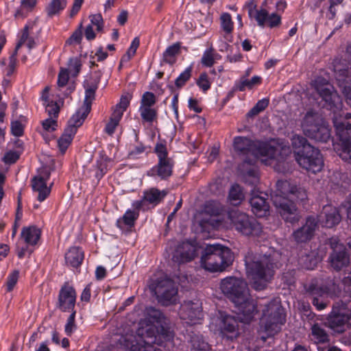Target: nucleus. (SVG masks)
<instances>
[{"label": "nucleus", "instance_id": "obj_12", "mask_svg": "<svg viewBox=\"0 0 351 351\" xmlns=\"http://www.w3.org/2000/svg\"><path fill=\"white\" fill-rule=\"evenodd\" d=\"M228 217L235 229L243 235L258 237L262 232V226L256 219L239 210L229 211Z\"/></svg>", "mask_w": 351, "mask_h": 351}, {"label": "nucleus", "instance_id": "obj_42", "mask_svg": "<svg viewBox=\"0 0 351 351\" xmlns=\"http://www.w3.org/2000/svg\"><path fill=\"white\" fill-rule=\"evenodd\" d=\"M244 193L242 188L237 184L232 185L228 195V201L234 206H237L244 199Z\"/></svg>", "mask_w": 351, "mask_h": 351}, {"label": "nucleus", "instance_id": "obj_19", "mask_svg": "<svg viewBox=\"0 0 351 351\" xmlns=\"http://www.w3.org/2000/svg\"><path fill=\"white\" fill-rule=\"evenodd\" d=\"M332 253L330 256L331 266L336 270H340L349 263V257L343 244L339 243V239L332 237L330 239Z\"/></svg>", "mask_w": 351, "mask_h": 351}, {"label": "nucleus", "instance_id": "obj_52", "mask_svg": "<svg viewBox=\"0 0 351 351\" xmlns=\"http://www.w3.org/2000/svg\"><path fill=\"white\" fill-rule=\"evenodd\" d=\"M139 45V38L138 37L134 38L132 41L126 53L121 58V62H123L129 61L135 55Z\"/></svg>", "mask_w": 351, "mask_h": 351}, {"label": "nucleus", "instance_id": "obj_7", "mask_svg": "<svg viewBox=\"0 0 351 351\" xmlns=\"http://www.w3.org/2000/svg\"><path fill=\"white\" fill-rule=\"evenodd\" d=\"M301 128L308 138L317 142L326 143L331 137L328 124L317 112L308 111L301 121Z\"/></svg>", "mask_w": 351, "mask_h": 351}, {"label": "nucleus", "instance_id": "obj_9", "mask_svg": "<svg viewBox=\"0 0 351 351\" xmlns=\"http://www.w3.org/2000/svg\"><path fill=\"white\" fill-rule=\"evenodd\" d=\"M285 315L280 306L274 302H269L263 310V318L261 330H263L266 335H262L261 338L263 341L267 338L274 336L281 329V326L285 323Z\"/></svg>", "mask_w": 351, "mask_h": 351}, {"label": "nucleus", "instance_id": "obj_30", "mask_svg": "<svg viewBox=\"0 0 351 351\" xmlns=\"http://www.w3.org/2000/svg\"><path fill=\"white\" fill-rule=\"evenodd\" d=\"M139 210L134 208L133 210L128 209L122 217L117 221V226L121 230L125 228H132L134 226L136 220L138 219Z\"/></svg>", "mask_w": 351, "mask_h": 351}, {"label": "nucleus", "instance_id": "obj_8", "mask_svg": "<svg viewBox=\"0 0 351 351\" xmlns=\"http://www.w3.org/2000/svg\"><path fill=\"white\" fill-rule=\"evenodd\" d=\"M270 1L271 0H265L259 6L252 1L247 5L250 18L254 20L257 25L261 28H277L282 23L280 14L270 12V9L267 6Z\"/></svg>", "mask_w": 351, "mask_h": 351}, {"label": "nucleus", "instance_id": "obj_54", "mask_svg": "<svg viewBox=\"0 0 351 351\" xmlns=\"http://www.w3.org/2000/svg\"><path fill=\"white\" fill-rule=\"evenodd\" d=\"M291 143L293 148L298 149L299 150L294 152H304V147L307 145H311L309 143H308L307 140L298 134H295L291 138Z\"/></svg>", "mask_w": 351, "mask_h": 351}, {"label": "nucleus", "instance_id": "obj_26", "mask_svg": "<svg viewBox=\"0 0 351 351\" xmlns=\"http://www.w3.org/2000/svg\"><path fill=\"white\" fill-rule=\"evenodd\" d=\"M173 167L172 160H159L157 165L147 171V175L150 177L158 176L162 180H167L172 175Z\"/></svg>", "mask_w": 351, "mask_h": 351}, {"label": "nucleus", "instance_id": "obj_33", "mask_svg": "<svg viewBox=\"0 0 351 351\" xmlns=\"http://www.w3.org/2000/svg\"><path fill=\"white\" fill-rule=\"evenodd\" d=\"M65 260L68 265L77 267L84 260V252L79 247H71L65 254Z\"/></svg>", "mask_w": 351, "mask_h": 351}, {"label": "nucleus", "instance_id": "obj_13", "mask_svg": "<svg viewBox=\"0 0 351 351\" xmlns=\"http://www.w3.org/2000/svg\"><path fill=\"white\" fill-rule=\"evenodd\" d=\"M327 326L333 332L342 333L351 328V312L346 305L337 303L326 318Z\"/></svg>", "mask_w": 351, "mask_h": 351}, {"label": "nucleus", "instance_id": "obj_47", "mask_svg": "<svg viewBox=\"0 0 351 351\" xmlns=\"http://www.w3.org/2000/svg\"><path fill=\"white\" fill-rule=\"evenodd\" d=\"M131 99L132 95L130 94L122 95L120 98L119 102L116 105L112 113L122 117L124 112L129 106Z\"/></svg>", "mask_w": 351, "mask_h": 351}, {"label": "nucleus", "instance_id": "obj_3", "mask_svg": "<svg viewBox=\"0 0 351 351\" xmlns=\"http://www.w3.org/2000/svg\"><path fill=\"white\" fill-rule=\"evenodd\" d=\"M306 199L305 189L288 180H278L276 194L271 196L273 203L281 217L291 223L299 221L301 218L294 202H304Z\"/></svg>", "mask_w": 351, "mask_h": 351}, {"label": "nucleus", "instance_id": "obj_60", "mask_svg": "<svg viewBox=\"0 0 351 351\" xmlns=\"http://www.w3.org/2000/svg\"><path fill=\"white\" fill-rule=\"evenodd\" d=\"M81 66L82 64L80 58L75 57L69 59V69L73 75H77L79 73Z\"/></svg>", "mask_w": 351, "mask_h": 351}, {"label": "nucleus", "instance_id": "obj_56", "mask_svg": "<svg viewBox=\"0 0 351 351\" xmlns=\"http://www.w3.org/2000/svg\"><path fill=\"white\" fill-rule=\"evenodd\" d=\"M19 278V271L18 270H14L7 277L6 282V291L8 292L12 291L15 285H16Z\"/></svg>", "mask_w": 351, "mask_h": 351}, {"label": "nucleus", "instance_id": "obj_24", "mask_svg": "<svg viewBox=\"0 0 351 351\" xmlns=\"http://www.w3.org/2000/svg\"><path fill=\"white\" fill-rule=\"evenodd\" d=\"M341 217L338 209L330 204L323 207L322 211L317 219L319 223L326 228H332L341 221Z\"/></svg>", "mask_w": 351, "mask_h": 351}, {"label": "nucleus", "instance_id": "obj_45", "mask_svg": "<svg viewBox=\"0 0 351 351\" xmlns=\"http://www.w3.org/2000/svg\"><path fill=\"white\" fill-rule=\"evenodd\" d=\"M319 259L315 256V252H311L310 254H306L304 256H301L299 259V263L306 269H313Z\"/></svg>", "mask_w": 351, "mask_h": 351}, {"label": "nucleus", "instance_id": "obj_62", "mask_svg": "<svg viewBox=\"0 0 351 351\" xmlns=\"http://www.w3.org/2000/svg\"><path fill=\"white\" fill-rule=\"evenodd\" d=\"M11 131L14 136H21L23 134V126L19 121H15L12 123Z\"/></svg>", "mask_w": 351, "mask_h": 351}, {"label": "nucleus", "instance_id": "obj_57", "mask_svg": "<svg viewBox=\"0 0 351 351\" xmlns=\"http://www.w3.org/2000/svg\"><path fill=\"white\" fill-rule=\"evenodd\" d=\"M75 314L76 311L71 312L64 326V331L69 336H71L77 328L75 324Z\"/></svg>", "mask_w": 351, "mask_h": 351}, {"label": "nucleus", "instance_id": "obj_16", "mask_svg": "<svg viewBox=\"0 0 351 351\" xmlns=\"http://www.w3.org/2000/svg\"><path fill=\"white\" fill-rule=\"evenodd\" d=\"M167 189L159 190L152 187L143 191V195L140 200L134 201L132 204L133 208L145 210L158 205L168 194Z\"/></svg>", "mask_w": 351, "mask_h": 351}, {"label": "nucleus", "instance_id": "obj_39", "mask_svg": "<svg viewBox=\"0 0 351 351\" xmlns=\"http://www.w3.org/2000/svg\"><path fill=\"white\" fill-rule=\"evenodd\" d=\"M36 45V43L34 38L29 36L28 26L25 25L16 46L15 53H16L23 47H25L28 50H31L34 48Z\"/></svg>", "mask_w": 351, "mask_h": 351}, {"label": "nucleus", "instance_id": "obj_53", "mask_svg": "<svg viewBox=\"0 0 351 351\" xmlns=\"http://www.w3.org/2000/svg\"><path fill=\"white\" fill-rule=\"evenodd\" d=\"M192 70L193 65L191 64L179 75L175 81V84L177 87H182L186 84L191 76Z\"/></svg>", "mask_w": 351, "mask_h": 351}, {"label": "nucleus", "instance_id": "obj_23", "mask_svg": "<svg viewBox=\"0 0 351 351\" xmlns=\"http://www.w3.org/2000/svg\"><path fill=\"white\" fill-rule=\"evenodd\" d=\"M267 194L255 190L252 192L250 204L252 211L258 217H263L269 214V206L267 202Z\"/></svg>", "mask_w": 351, "mask_h": 351}, {"label": "nucleus", "instance_id": "obj_4", "mask_svg": "<svg viewBox=\"0 0 351 351\" xmlns=\"http://www.w3.org/2000/svg\"><path fill=\"white\" fill-rule=\"evenodd\" d=\"M219 287L238 308L241 321L250 322L257 313V306L250 297L247 283L243 279L228 276L221 280Z\"/></svg>", "mask_w": 351, "mask_h": 351}, {"label": "nucleus", "instance_id": "obj_28", "mask_svg": "<svg viewBox=\"0 0 351 351\" xmlns=\"http://www.w3.org/2000/svg\"><path fill=\"white\" fill-rule=\"evenodd\" d=\"M261 83L262 77L261 76L254 75L250 80L246 78V76H241L239 80L234 82L233 90L243 92L246 88L251 90Z\"/></svg>", "mask_w": 351, "mask_h": 351}, {"label": "nucleus", "instance_id": "obj_21", "mask_svg": "<svg viewBox=\"0 0 351 351\" xmlns=\"http://www.w3.org/2000/svg\"><path fill=\"white\" fill-rule=\"evenodd\" d=\"M76 292L75 289L64 284L60 289L58 295V307L64 312H73L76 302Z\"/></svg>", "mask_w": 351, "mask_h": 351}, {"label": "nucleus", "instance_id": "obj_35", "mask_svg": "<svg viewBox=\"0 0 351 351\" xmlns=\"http://www.w3.org/2000/svg\"><path fill=\"white\" fill-rule=\"evenodd\" d=\"M220 27L223 32V37L227 41H232V33L234 29V23L232 20L231 15L229 13L223 12L221 14Z\"/></svg>", "mask_w": 351, "mask_h": 351}, {"label": "nucleus", "instance_id": "obj_44", "mask_svg": "<svg viewBox=\"0 0 351 351\" xmlns=\"http://www.w3.org/2000/svg\"><path fill=\"white\" fill-rule=\"evenodd\" d=\"M179 51L180 45L178 43L169 46L163 53V61L169 64H174Z\"/></svg>", "mask_w": 351, "mask_h": 351}, {"label": "nucleus", "instance_id": "obj_49", "mask_svg": "<svg viewBox=\"0 0 351 351\" xmlns=\"http://www.w3.org/2000/svg\"><path fill=\"white\" fill-rule=\"evenodd\" d=\"M223 208L221 204L215 200L207 201L204 204V211L211 216L219 215L222 211Z\"/></svg>", "mask_w": 351, "mask_h": 351}, {"label": "nucleus", "instance_id": "obj_10", "mask_svg": "<svg viewBox=\"0 0 351 351\" xmlns=\"http://www.w3.org/2000/svg\"><path fill=\"white\" fill-rule=\"evenodd\" d=\"M210 328L219 333L223 340L232 341L240 335L239 324L237 319L230 315L219 311L216 319L210 324Z\"/></svg>", "mask_w": 351, "mask_h": 351}, {"label": "nucleus", "instance_id": "obj_50", "mask_svg": "<svg viewBox=\"0 0 351 351\" xmlns=\"http://www.w3.org/2000/svg\"><path fill=\"white\" fill-rule=\"evenodd\" d=\"M196 84L204 93H206L211 87L212 80L206 73H202L196 81Z\"/></svg>", "mask_w": 351, "mask_h": 351}, {"label": "nucleus", "instance_id": "obj_48", "mask_svg": "<svg viewBox=\"0 0 351 351\" xmlns=\"http://www.w3.org/2000/svg\"><path fill=\"white\" fill-rule=\"evenodd\" d=\"M85 88V98L83 105H88L90 106L92 101L95 99V91L97 86L95 83H90L88 80H86L84 84Z\"/></svg>", "mask_w": 351, "mask_h": 351}, {"label": "nucleus", "instance_id": "obj_46", "mask_svg": "<svg viewBox=\"0 0 351 351\" xmlns=\"http://www.w3.org/2000/svg\"><path fill=\"white\" fill-rule=\"evenodd\" d=\"M219 55L216 53L213 47L206 49L202 55L201 63L206 67H211L215 62V60L219 58Z\"/></svg>", "mask_w": 351, "mask_h": 351}, {"label": "nucleus", "instance_id": "obj_41", "mask_svg": "<svg viewBox=\"0 0 351 351\" xmlns=\"http://www.w3.org/2000/svg\"><path fill=\"white\" fill-rule=\"evenodd\" d=\"M37 0H21L20 7L14 14L16 19H24L35 8Z\"/></svg>", "mask_w": 351, "mask_h": 351}, {"label": "nucleus", "instance_id": "obj_58", "mask_svg": "<svg viewBox=\"0 0 351 351\" xmlns=\"http://www.w3.org/2000/svg\"><path fill=\"white\" fill-rule=\"evenodd\" d=\"M43 129L46 132H51L58 127L57 119L49 117L41 122Z\"/></svg>", "mask_w": 351, "mask_h": 351}, {"label": "nucleus", "instance_id": "obj_40", "mask_svg": "<svg viewBox=\"0 0 351 351\" xmlns=\"http://www.w3.org/2000/svg\"><path fill=\"white\" fill-rule=\"evenodd\" d=\"M68 0H51L45 8V12L49 17L58 15L65 9Z\"/></svg>", "mask_w": 351, "mask_h": 351}, {"label": "nucleus", "instance_id": "obj_11", "mask_svg": "<svg viewBox=\"0 0 351 351\" xmlns=\"http://www.w3.org/2000/svg\"><path fill=\"white\" fill-rule=\"evenodd\" d=\"M294 157L300 167L308 172H320L324 166V161L319 149L312 145L304 147V152H294Z\"/></svg>", "mask_w": 351, "mask_h": 351}, {"label": "nucleus", "instance_id": "obj_17", "mask_svg": "<svg viewBox=\"0 0 351 351\" xmlns=\"http://www.w3.org/2000/svg\"><path fill=\"white\" fill-rule=\"evenodd\" d=\"M179 316L187 324L193 325L199 323V321L203 319L201 303L198 300L184 302L180 306Z\"/></svg>", "mask_w": 351, "mask_h": 351}, {"label": "nucleus", "instance_id": "obj_34", "mask_svg": "<svg viewBox=\"0 0 351 351\" xmlns=\"http://www.w3.org/2000/svg\"><path fill=\"white\" fill-rule=\"evenodd\" d=\"M314 280H319L318 289L326 297L331 298L337 297L341 291L339 286L332 280L328 279L324 283L322 279L315 278Z\"/></svg>", "mask_w": 351, "mask_h": 351}, {"label": "nucleus", "instance_id": "obj_5", "mask_svg": "<svg viewBox=\"0 0 351 351\" xmlns=\"http://www.w3.org/2000/svg\"><path fill=\"white\" fill-rule=\"evenodd\" d=\"M245 265L252 287L257 291L264 289L274 275L276 265L271 256L248 252L245 256Z\"/></svg>", "mask_w": 351, "mask_h": 351}, {"label": "nucleus", "instance_id": "obj_6", "mask_svg": "<svg viewBox=\"0 0 351 351\" xmlns=\"http://www.w3.org/2000/svg\"><path fill=\"white\" fill-rule=\"evenodd\" d=\"M234 256L230 249L220 244L207 245L200 259V265L210 272L224 271L232 265Z\"/></svg>", "mask_w": 351, "mask_h": 351}, {"label": "nucleus", "instance_id": "obj_63", "mask_svg": "<svg viewBox=\"0 0 351 351\" xmlns=\"http://www.w3.org/2000/svg\"><path fill=\"white\" fill-rule=\"evenodd\" d=\"M82 36V33L81 28L80 27L73 33L70 38L66 40V43L68 45H72L73 43L78 44L81 42Z\"/></svg>", "mask_w": 351, "mask_h": 351}, {"label": "nucleus", "instance_id": "obj_2", "mask_svg": "<svg viewBox=\"0 0 351 351\" xmlns=\"http://www.w3.org/2000/svg\"><path fill=\"white\" fill-rule=\"evenodd\" d=\"M233 147L239 154H250L265 165L282 162L291 154L288 143L279 138L252 141L247 137L236 136Z\"/></svg>", "mask_w": 351, "mask_h": 351}, {"label": "nucleus", "instance_id": "obj_64", "mask_svg": "<svg viewBox=\"0 0 351 351\" xmlns=\"http://www.w3.org/2000/svg\"><path fill=\"white\" fill-rule=\"evenodd\" d=\"M341 206L346 210L348 221L349 224L351 226V194L342 204Z\"/></svg>", "mask_w": 351, "mask_h": 351}, {"label": "nucleus", "instance_id": "obj_15", "mask_svg": "<svg viewBox=\"0 0 351 351\" xmlns=\"http://www.w3.org/2000/svg\"><path fill=\"white\" fill-rule=\"evenodd\" d=\"M156 102V98L153 93L147 91L143 94L138 112L143 124L153 125L157 121L158 111L154 108Z\"/></svg>", "mask_w": 351, "mask_h": 351}, {"label": "nucleus", "instance_id": "obj_61", "mask_svg": "<svg viewBox=\"0 0 351 351\" xmlns=\"http://www.w3.org/2000/svg\"><path fill=\"white\" fill-rule=\"evenodd\" d=\"M90 24L96 27V29L99 32L101 30L103 27V19L100 14H96L90 16Z\"/></svg>", "mask_w": 351, "mask_h": 351}, {"label": "nucleus", "instance_id": "obj_43", "mask_svg": "<svg viewBox=\"0 0 351 351\" xmlns=\"http://www.w3.org/2000/svg\"><path fill=\"white\" fill-rule=\"evenodd\" d=\"M110 162V158L104 156H101L99 159L97 160V171L95 173V177L98 180L101 179L103 176L107 173L108 166Z\"/></svg>", "mask_w": 351, "mask_h": 351}, {"label": "nucleus", "instance_id": "obj_59", "mask_svg": "<svg viewBox=\"0 0 351 351\" xmlns=\"http://www.w3.org/2000/svg\"><path fill=\"white\" fill-rule=\"evenodd\" d=\"M154 152L157 155L158 161L171 160L170 158H168V152L167 150L166 145L162 143H157L156 145Z\"/></svg>", "mask_w": 351, "mask_h": 351}, {"label": "nucleus", "instance_id": "obj_37", "mask_svg": "<svg viewBox=\"0 0 351 351\" xmlns=\"http://www.w3.org/2000/svg\"><path fill=\"white\" fill-rule=\"evenodd\" d=\"M69 80V71L66 69H61L58 77V93H57V96L60 98V99H62L64 97H67L73 90L71 87L66 88L65 92L62 93V88H64L66 85Z\"/></svg>", "mask_w": 351, "mask_h": 351}, {"label": "nucleus", "instance_id": "obj_36", "mask_svg": "<svg viewBox=\"0 0 351 351\" xmlns=\"http://www.w3.org/2000/svg\"><path fill=\"white\" fill-rule=\"evenodd\" d=\"M41 231L36 226L25 227L21 232V237L29 245H34L38 241Z\"/></svg>", "mask_w": 351, "mask_h": 351}, {"label": "nucleus", "instance_id": "obj_51", "mask_svg": "<svg viewBox=\"0 0 351 351\" xmlns=\"http://www.w3.org/2000/svg\"><path fill=\"white\" fill-rule=\"evenodd\" d=\"M269 99L268 98H263L258 100L255 106L248 112V117H254L263 111L269 105Z\"/></svg>", "mask_w": 351, "mask_h": 351}, {"label": "nucleus", "instance_id": "obj_55", "mask_svg": "<svg viewBox=\"0 0 351 351\" xmlns=\"http://www.w3.org/2000/svg\"><path fill=\"white\" fill-rule=\"evenodd\" d=\"M121 119V117L112 113L110 120L105 128L106 132L109 135H112Z\"/></svg>", "mask_w": 351, "mask_h": 351}, {"label": "nucleus", "instance_id": "obj_20", "mask_svg": "<svg viewBox=\"0 0 351 351\" xmlns=\"http://www.w3.org/2000/svg\"><path fill=\"white\" fill-rule=\"evenodd\" d=\"M51 171L47 167H43L40 173L35 176L32 181V189L38 193V200L43 202L49 195L51 188L47 186V181L49 178Z\"/></svg>", "mask_w": 351, "mask_h": 351}, {"label": "nucleus", "instance_id": "obj_29", "mask_svg": "<svg viewBox=\"0 0 351 351\" xmlns=\"http://www.w3.org/2000/svg\"><path fill=\"white\" fill-rule=\"evenodd\" d=\"M90 110V106L83 105L71 117L66 128H75V131L77 132V128L82 125Z\"/></svg>", "mask_w": 351, "mask_h": 351}, {"label": "nucleus", "instance_id": "obj_18", "mask_svg": "<svg viewBox=\"0 0 351 351\" xmlns=\"http://www.w3.org/2000/svg\"><path fill=\"white\" fill-rule=\"evenodd\" d=\"M197 250L198 247L195 241H182L172 250V261L179 264L191 261L197 256Z\"/></svg>", "mask_w": 351, "mask_h": 351}, {"label": "nucleus", "instance_id": "obj_31", "mask_svg": "<svg viewBox=\"0 0 351 351\" xmlns=\"http://www.w3.org/2000/svg\"><path fill=\"white\" fill-rule=\"evenodd\" d=\"M189 336L191 351H213L201 334L192 332Z\"/></svg>", "mask_w": 351, "mask_h": 351}, {"label": "nucleus", "instance_id": "obj_14", "mask_svg": "<svg viewBox=\"0 0 351 351\" xmlns=\"http://www.w3.org/2000/svg\"><path fill=\"white\" fill-rule=\"evenodd\" d=\"M150 289L156 296L159 303L163 306L174 304L178 300V287L169 278H162L150 285Z\"/></svg>", "mask_w": 351, "mask_h": 351}, {"label": "nucleus", "instance_id": "obj_32", "mask_svg": "<svg viewBox=\"0 0 351 351\" xmlns=\"http://www.w3.org/2000/svg\"><path fill=\"white\" fill-rule=\"evenodd\" d=\"M308 337L310 341L315 344L325 343L329 341L328 333L325 329L318 324H315L312 326Z\"/></svg>", "mask_w": 351, "mask_h": 351}, {"label": "nucleus", "instance_id": "obj_1", "mask_svg": "<svg viewBox=\"0 0 351 351\" xmlns=\"http://www.w3.org/2000/svg\"><path fill=\"white\" fill-rule=\"evenodd\" d=\"M173 339V332L162 313L153 307H147L145 318L139 322L136 336L127 335L121 337L119 341L121 346L130 348V351H162L156 345L169 349Z\"/></svg>", "mask_w": 351, "mask_h": 351}, {"label": "nucleus", "instance_id": "obj_38", "mask_svg": "<svg viewBox=\"0 0 351 351\" xmlns=\"http://www.w3.org/2000/svg\"><path fill=\"white\" fill-rule=\"evenodd\" d=\"M76 132L75 128H65L64 133L58 141V148L62 154H64L69 147Z\"/></svg>", "mask_w": 351, "mask_h": 351}, {"label": "nucleus", "instance_id": "obj_27", "mask_svg": "<svg viewBox=\"0 0 351 351\" xmlns=\"http://www.w3.org/2000/svg\"><path fill=\"white\" fill-rule=\"evenodd\" d=\"M49 87H45L41 96V99L43 102V104L45 106V111L47 112L49 117L58 119L60 108V104H62V101H59V102H57L53 101V100H49Z\"/></svg>", "mask_w": 351, "mask_h": 351}, {"label": "nucleus", "instance_id": "obj_22", "mask_svg": "<svg viewBox=\"0 0 351 351\" xmlns=\"http://www.w3.org/2000/svg\"><path fill=\"white\" fill-rule=\"evenodd\" d=\"M317 226V218L309 216L306 219L305 223L292 233L293 240L298 243H306L310 241L315 233Z\"/></svg>", "mask_w": 351, "mask_h": 351}, {"label": "nucleus", "instance_id": "obj_25", "mask_svg": "<svg viewBox=\"0 0 351 351\" xmlns=\"http://www.w3.org/2000/svg\"><path fill=\"white\" fill-rule=\"evenodd\" d=\"M317 280H312L308 285H305L306 291L312 297V303L318 311H322L327 306V302L324 300L326 297L324 293L319 291Z\"/></svg>", "mask_w": 351, "mask_h": 351}]
</instances>
